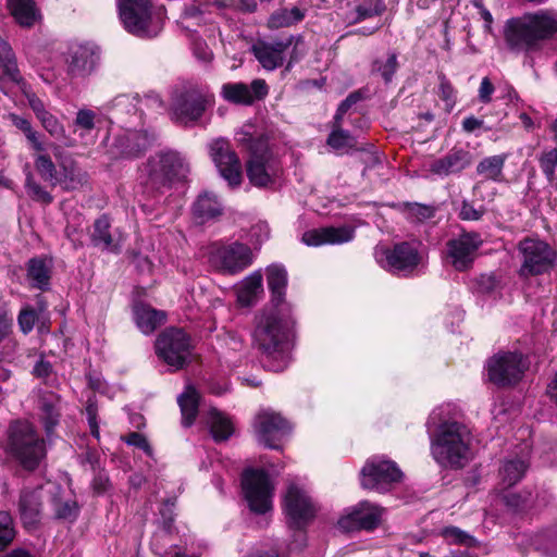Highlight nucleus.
Instances as JSON below:
<instances>
[{
  "instance_id": "2f4dec72",
  "label": "nucleus",
  "mask_w": 557,
  "mask_h": 557,
  "mask_svg": "<svg viewBox=\"0 0 557 557\" xmlns=\"http://www.w3.org/2000/svg\"><path fill=\"white\" fill-rule=\"evenodd\" d=\"M529 463L525 458L507 459L499 470V484L509 488L517 484L525 474Z\"/></svg>"
},
{
  "instance_id": "4d7b16f0",
  "label": "nucleus",
  "mask_w": 557,
  "mask_h": 557,
  "mask_svg": "<svg viewBox=\"0 0 557 557\" xmlns=\"http://www.w3.org/2000/svg\"><path fill=\"white\" fill-rule=\"evenodd\" d=\"M193 50H194L195 57L202 62H210L213 58V53H212L211 49L208 47V45L205 41H202L200 39H197L194 41Z\"/></svg>"
},
{
  "instance_id": "4be33fe9",
  "label": "nucleus",
  "mask_w": 557,
  "mask_h": 557,
  "mask_svg": "<svg viewBox=\"0 0 557 557\" xmlns=\"http://www.w3.org/2000/svg\"><path fill=\"white\" fill-rule=\"evenodd\" d=\"M267 282L271 292L272 307L282 308L290 306L285 301L287 287V271L283 265L272 264L267 268Z\"/></svg>"
},
{
  "instance_id": "4468645a",
  "label": "nucleus",
  "mask_w": 557,
  "mask_h": 557,
  "mask_svg": "<svg viewBox=\"0 0 557 557\" xmlns=\"http://www.w3.org/2000/svg\"><path fill=\"white\" fill-rule=\"evenodd\" d=\"M375 259L382 268L393 273H403L412 271L421 262L422 256L413 245L401 243L393 249L376 248Z\"/></svg>"
},
{
  "instance_id": "09e8293b",
  "label": "nucleus",
  "mask_w": 557,
  "mask_h": 557,
  "mask_svg": "<svg viewBox=\"0 0 557 557\" xmlns=\"http://www.w3.org/2000/svg\"><path fill=\"white\" fill-rule=\"evenodd\" d=\"M540 165L547 180L553 182L557 168V149L544 152L540 158Z\"/></svg>"
},
{
  "instance_id": "bf43d9fd",
  "label": "nucleus",
  "mask_w": 557,
  "mask_h": 557,
  "mask_svg": "<svg viewBox=\"0 0 557 557\" xmlns=\"http://www.w3.org/2000/svg\"><path fill=\"white\" fill-rule=\"evenodd\" d=\"M495 88L488 77H483L479 87L478 97L482 103H490Z\"/></svg>"
},
{
  "instance_id": "f257e3e1",
  "label": "nucleus",
  "mask_w": 557,
  "mask_h": 557,
  "mask_svg": "<svg viewBox=\"0 0 557 557\" xmlns=\"http://www.w3.org/2000/svg\"><path fill=\"white\" fill-rule=\"evenodd\" d=\"M557 34V11L539 10L506 22L504 38L507 47L517 52L541 49L543 42Z\"/></svg>"
},
{
  "instance_id": "774afa93",
  "label": "nucleus",
  "mask_w": 557,
  "mask_h": 557,
  "mask_svg": "<svg viewBox=\"0 0 557 557\" xmlns=\"http://www.w3.org/2000/svg\"><path fill=\"white\" fill-rule=\"evenodd\" d=\"M483 120L471 115L462 121L461 127L466 133H473L474 131L481 128L483 126Z\"/></svg>"
},
{
  "instance_id": "0e129e2a",
  "label": "nucleus",
  "mask_w": 557,
  "mask_h": 557,
  "mask_svg": "<svg viewBox=\"0 0 557 557\" xmlns=\"http://www.w3.org/2000/svg\"><path fill=\"white\" fill-rule=\"evenodd\" d=\"M499 500L511 510L519 509L523 503L522 498L515 493L503 494L500 495Z\"/></svg>"
},
{
  "instance_id": "8fccbe9b",
  "label": "nucleus",
  "mask_w": 557,
  "mask_h": 557,
  "mask_svg": "<svg viewBox=\"0 0 557 557\" xmlns=\"http://www.w3.org/2000/svg\"><path fill=\"white\" fill-rule=\"evenodd\" d=\"M87 182V174L78 168H71L65 171L64 187L67 189H76Z\"/></svg>"
},
{
  "instance_id": "a18cd8bd",
  "label": "nucleus",
  "mask_w": 557,
  "mask_h": 557,
  "mask_svg": "<svg viewBox=\"0 0 557 557\" xmlns=\"http://www.w3.org/2000/svg\"><path fill=\"white\" fill-rule=\"evenodd\" d=\"M397 55L389 53L383 59H377L372 66V72L379 74L386 83L389 82L397 70Z\"/></svg>"
},
{
  "instance_id": "6ab92c4d",
  "label": "nucleus",
  "mask_w": 557,
  "mask_h": 557,
  "mask_svg": "<svg viewBox=\"0 0 557 557\" xmlns=\"http://www.w3.org/2000/svg\"><path fill=\"white\" fill-rule=\"evenodd\" d=\"M382 513V508L363 502L343 515L337 524L341 530L346 532L359 529L372 530L379 525Z\"/></svg>"
},
{
  "instance_id": "e433bc0d",
  "label": "nucleus",
  "mask_w": 557,
  "mask_h": 557,
  "mask_svg": "<svg viewBox=\"0 0 557 557\" xmlns=\"http://www.w3.org/2000/svg\"><path fill=\"white\" fill-rule=\"evenodd\" d=\"M177 401L182 412L183 424L189 426L198 412L199 395L194 387L187 386Z\"/></svg>"
},
{
  "instance_id": "4c0bfd02",
  "label": "nucleus",
  "mask_w": 557,
  "mask_h": 557,
  "mask_svg": "<svg viewBox=\"0 0 557 557\" xmlns=\"http://www.w3.org/2000/svg\"><path fill=\"white\" fill-rule=\"evenodd\" d=\"M305 17V13L298 9L293 8L290 10L282 9L276 12H274L269 21L268 25L270 28H282V27H289L294 25L295 23L301 21Z\"/></svg>"
},
{
  "instance_id": "7c9ffc66",
  "label": "nucleus",
  "mask_w": 557,
  "mask_h": 557,
  "mask_svg": "<svg viewBox=\"0 0 557 557\" xmlns=\"http://www.w3.org/2000/svg\"><path fill=\"white\" fill-rule=\"evenodd\" d=\"M473 437L470 430L455 422V467L462 466L463 461H468L473 455Z\"/></svg>"
},
{
  "instance_id": "680f3d73",
  "label": "nucleus",
  "mask_w": 557,
  "mask_h": 557,
  "mask_svg": "<svg viewBox=\"0 0 557 557\" xmlns=\"http://www.w3.org/2000/svg\"><path fill=\"white\" fill-rule=\"evenodd\" d=\"M358 96L350 95L339 104L337 112L334 116V125H341L343 115L354 103L358 101Z\"/></svg>"
},
{
  "instance_id": "69168bd1",
  "label": "nucleus",
  "mask_w": 557,
  "mask_h": 557,
  "mask_svg": "<svg viewBox=\"0 0 557 557\" xmlns=\"http://www.w3.org/2000/svg\"><path fill=\"white\" fill-rule=\"evenodd\" d=\"M88 423L90 428V432L92 436H95L97 440L99 438V426L96 420L97 414V408L94 404H89L86 408Z\"/></svg>"
},
{
  "instance_id": "338daca9",
  "label": "nucleus",
  "mask_w": 557,
  "mask_h": 557,
  "mask_svg": "<svg viewBox=\"0 0 557 557\" xmlns=\"http://www.w3.org/2000/svg\"><path fill=\"white\" fill-rule=\"evenodd\" d=\"M450 168H451V160H450V158H446V159L438 160V161L434 162L432 165V172L440 176L448 175L450 172Z\"/></svg>"
},
{
  "instance_id": "7ed1b4c3",
  "label": "nucleus",
  "mask_w": 557,
  "mask_h": 557,
  "mask_svg": "<svg viewBox=\"0 0 557 557\" xmlns=\"http://www.w3.org/2000/svg\"><path fill=\"white\" fill-rule=\"evenodd\" d=\"M293 324L292 307H271L263 310L256 320L253 341L264 352L280 351Z\"/></svg>"
},
{
  "instance_id": "c85d7f7f",
  "label": "nucleus",
  "mask_w": 557,
  "mask_h": 557,
  "mask_svg": "<svg viewBox=\"0 0 557 557\" xmlns=\"http://www.w3.org/2000/svg\"><path fill=\"white\" fill-rule=\"evenodd\" d=\"M150 144L147 133L137 131H126L116 139V147L121 153L126 157L137 156L141 150L146 149Z\"/></svg>"
},
{
  "instance_id": "603ef678",
  "label": "nucleus",
  "mask_w": 557,
  "mask_h": 557,
  "mask_svg": "<svg viewBox=\"0 0 557 557\" xmlns=\"http://www.w3.org/2000/svg\"><path fill=\"white\" fill-rule=\"evenodd\" d=\"M42 420L47 433H50L59 420V412L52 403L42 401L41 405Z\"/></svg>"
},
{
  "instance_id": "58836bf2",
  "label": "nucleus",
  "mask_w": 557,
  "mask_h": 557,
  "mask_svg": "<svg viewBox=\"0 0 557 557\" xmlns=\"http://www.w3.org/2000/svg\"><path fill=\"white\" fill-rule=\"evenodd\" d=\"M222 95L227 101L234 103L250 104L253 101L252 92L243 83L223 85Z\"/></svg>"
},
{
  "instance_id": "bb28decb",
  "label": "nucleus",
  "mask_w": 557,
  "mask_h": 557,
  "mask_svg": "<svg viewBox=\"0 0 557 557\" xmlns=\"http://www.w3.org/2000/svg\"><path fill=\"white\" fill-rule=\"evenodd\" d=\"M20 513L26 528H33L40 519L41 502L37 491H23L20 498Z\"/></svg>"
},
{
  "instance_id": "dca6fc26",
  "label": "nucleus",
  "mask_w": 557,
  "mask_h": 557,
  "mask_svg": "<svg viewBox=\"0 0 557 557\" xmlns=\"http://www.w3.org/2000/svg\"><path fill=\"white\" fill-rule=\"evenodd\" d=\"M211 102L212 97L210 95L196 88L188 89L176 95L173 99V119L180 123L196 121Z\"/></svg>"
},
{
  "instance_id": "39448f33",
  "label": "nucleus",
  "mask_w": 557,
  "mask_h": 557,
  "mask_svg": "<svg viewBox=\"0 0 557 557\" xmlns=\"http://www.w3.org/2000/svg\"><path fill=\"white\" fill-rule=\"evenodd\" d=\"M8 449L26 469L36 468L45 457L44 441L26 421H18L11 425Z\"/></svg>"
},
{
  "instance_id": "ddd939ff",
  "label": "nucleus",
  "mask_w": 557,
  "mask_h": 557,
  "mask_svg": "<svg viewBox=\"0 0 557 557\" xmlns=\"http://www.w3.org/2000/svg\"><path fill=\"white\" fill-rule=\"evenodd\" d=\"M403 472L397 465L383 457H372L361 469V485L363 488L379 493L386 492L393 483L399 482Z\"/></svg>"
},
{
  "instance_id": "423d86ee",
  "label": "nucleus",
  "mask_w": 557,
  "mask_h": 557,
  "mask_svg": "<svg viewBox=\"0 0 557 557\" xmlns=\"http://www.w3.org/2000/svg\"><path fill=\"white\" fill-rule=\"evenodd\" d=\"M274 483L261 469H247L242 475V493L249 510L268 515L273 509Z\"/></svg>"
},
{
  "instance_id": "0eeeda50",
  "label": "nucleus",
  "mask_w": 557,
  "mask_h": 557,
  "mask_svg": "<svg viewBox=\"0 0 557 557\" xmlns=\"http://www.w3.org/2000/svg\"><path fill=\"white\" fill-rule=\"evenodd\" d=\"M283 510L287 524L301 530L315 518L318 505L302 484L289 482L283 498Z\"/></svg>"
},
{
  "instance_id": "a878e982",
  "label": "nucleus",
  "mask_w": 557,
  "mask_h": 557,
  "mask_svg": "<svg viewBox=\"0 0 557 557\" xmlns=\"http://www.w3.org/2000/svg\"><path fill=\"white\" fill-rule=\"evenodd\" d=\"M8 9L23 27H32L40 20L39 10L33 0H8Z\"/></svg>"
},
{
  "instance_id": "e2e57ef3",
  "label": "nucleus",
  "mask_w": 557,
  "mask_h": 557,
  "mask_svg": "<svg viewBox=\"0 0 557 557\" xmlns=\"http://www.w3.org/2000/svg\"><path fill=\"white\" fill-rule=\"evenodd\" d=\"M126 443L138 448L145 450L148 455H150V446L146 440V437L139 433H131L126 438Z\"/></svg>"
},
{
  "instance_id": "cd10ccee",
  "label": "nucleus",
  "mask_w": 557,
  "mask_h": 557,
  "mask_svg": "<svg viewBox=\"0 0 557 557\" xmlns=\"http://www.w3.org/2000/svg\"><path fill=\"white\" fill-rule=\"evenodd\" d=\"M237 300L242 306H251L263 293L262 275L253 272L237 286Z\"/></svg>"
},
{
  "instance_id": "f704fd0d",
  "label": "nucleus",
  "mask_w": 557,
  "mask_h": 557,
  "mask_svg": "<svg viewBox=\"0 0 557 557\" xmlns=\"http://www.w3.org/2000/svg\"><path fill=\"white\" fill-rule=\"evenodd\" d=\"M506 161L505 154H496L482 159L476 165V173L483 180L500 182Z\"/></svg>"
},
{
  "instance_id": "de8ad7c7",
  "label": "nucleus",
  "mask_w": 557,
  "mask_h": 557,
  "mask_svg": "<svg viewBox=\"0 0 557 557\" xmlns=\"http://www.w3.org/2000/svg\"><path fill=\"white\" fill-rule=\"evenodd\" d=\"M53 506L55 515L60 519L72 521L77 517L78 506L75 500L54 498Z\"/></svg>"
},
{
  "instance_id": "c9c22d12",
  "label": "nucleus",
  "mask_w": 557,
  "mask_h": 557,
  "mask_svg": "<svg viewBox=\"0 0 557 557\" xmlns=\"http://www.w3.org/2000/svg\"><path fill=\"white\" fill-rule=\"evenodd\" d=\"M51 261L46 259H32L28 263L27 278L32 285L45 289L49 285Z\"/></svg>"
},
{
  "instance_id": "13d9d810",
  "label": "nucleus",
  "mask_w": 557,
  "mask_h": 557,
  "mask_svg": "<svg viewBox=\"0 0 557 557\" xmlns=\"http://www.w3.org/2000/svg\"><path fill=\"white\" fill-rule=\"evenodd\" d=\"M37 315L33 309H25L18 315V324L24 333L33 330Z\"/></svg>"
},
{
  "instance_id": "9d476101",
  "label": "nucleus",
  "mask_w": 557,
  "mask_h": 557,
  "mask_svg": "<svg viewBox=\"0 0 557 557\" xmlns=\"http://www.w3.org/2000/svg\"><path fill=\"white\" fill-rule=\"evenodd\" d=\"M528 368V360L521 354L512 351L495 354L486 362L488 380L502 387L517 384Z\"/></svg>"
},
{
  "instance_id": "a19ab883",
  "label": "nucleus",
  "mask_w": 557,
  "mask_h": 557,
  "mask_svg": "<svg viewBox=\"0 0 557 557\" xmlns=\"http://www.w3.org/2000/svg\"><path fill=\"white\" fill-rule=\"evenodd\" d=\"M0 67L5 76L13 82H18L20 73L15 63L11 47L0 38Z\"/></svg>"
},
{
  "instance_id": "2eb2a0df",
  "label": "nucleus",
  "mask_w": 557,
  "mask_h": 557,
  "mask_svg": "<svg viewBox=\"0 0 557 557\" xmlns=\"http://www.w3.org/2000/svg\"><path fill=\"white\" fill-rule=\"evenodd\" d=\"M430 425L435 428L432 438V454L442 467L453 463V429L449 419L442 417V409H435L429 419Z\"/></svg>"
},
{
  "instance_id": "864d4df0",
  "label": "nucleus",
  "mask_w": 557,
  "mask_h": 557,
  "mask_svg": "<svg viewBox=\"0 0 557 557\" xmlns=\"http://www.w3.org/2000/svg\"><path fill=\"white\" fill-rule=\"evenodd\" d=\"M407 214L409 219L416 221H424L431 219L434 215V210L428 206L411 203L407 205Z\"/></svg>"
},
{
  "instance_id": "c03bdc74",
  "label": "nucleus",
  "mask_w": 557,
  "mask_h": 557,
  "mask_svg": "<svg viewBox=\"0 0 557 557\" xmlns=\"http://www.w3.org/2000/svg\"><path fill=\"white\" fill-rule=\"evenodd\" d=\"M96 126V113L89 109H81L74 120V133L81 137L89 134Z\"/></svg>"
},
{
  "instance_id": "79ce46f5",
  "label": "nucleus",
  "mask_w": 557,
  "mask_h": 557,
  "mask_svg": "<svg viewBox=\"0 0 557 557\" xmlns=\"http://www.w3.org/2000/svg\"><path fill=\"white\" fill-rule=\"evenodd\" d=\"M109 221L102 216L95 222L92 242L96 246H101L104 249L114 250L116 245L113 243L111 235L109 234Z\"/></svg>"
},
{
  "instance_id": "9b49d317",
  "label": "nucleus",
  "mask_w": 557,
  "mask_h": 557,
  "mask_svg": "<svg viewBox=\"0 0 557 557\" xmlns=\"http://www.w3.org/2000/svg\"><path fill=\"white\" fill-rule=\"evenodd\" d=\"M190 350V339L180 329H168L156 341L158 357L174 370H180L186 364Z\"/></svg>"
},
{
  "instance_id": "f8f14e48",
  "label": "nucleus",
  "mask_w": 557,
  "mask_h": 557,
  "mask_svg": "<svg viewBox=\"0 0 557 557\" xmlns=\"http://www.w3.org/2000/svg\"><path fill=\"white\" fill-rule=\"evenodd\" d=\"M518 249L522 256L520 273L525 276L548 271L556 259V251L539 238H524L519 243Z\"/></svg>"
},
{
  "instance_id": "b1692460",
  "label": "nucleus",
  "mask_w": 557,
  "mask_h": 557,
  "mask_svg": "<svg viewBox=\"0 0 557 557\" xmlns=\"http://www.w3.org/2000/svg\"><path fill=\"white\" fill-rule=\"evenodd\" d=\"M481 240L475 234H462L455 240V270H466L475 258Z\"/></svg>"
},
{
  "instance_id": "052dcab7",
  "label": "nucleus",
  "mask_w": 557,
  "mask_h": 557,
  "mask_svg": "<svg viewBox=\"0 0 557 557\" xmlns=\"http://www.w3.org/2000/svg\"><path fill=\"white\" fill-rule=\"evenodd\" d=\"M26 186H27L28 194L34 199L46 202V203L51 201V199H52L51 196L47 191H45L40 186L30 182V180H27Z\"/></svg>"
},
{
  "instance_id": "5fc2aeb1",
  "label": "nucleus",
  "mask_w": 557,
  "mask_h": 557,
  "mask_svg": "<svg viewBox=\"0 0 557 557\" xmlns=\"http://www.w3.org/2000/svg\"><path fill=\"white\" fill-rule=\"evenodd\" d=\"M355 10L356 16L351 18V22H359L379 13V10L375 7H372L369 0H359Z\"/></svg>"
},
{
  "instance_id": "5701e85b",
  "label": "nucleus",
  "mask_w": 557,
  "mask_h": 557,
  "mask_svg": "<svg viewBox=\"0 0 557 557\" xmlns=\"http://www.w3.org/2000/svg\"><path fill=\"white\" fill-rule=\"evenodd\" d=\"M28 104L34 111L36 117L40 122L41 126L54 138L65 139V128L63 124L50 113L44 102L36 97L34 94L27 95Z\"/></svg>"
},
{
  "instance_id": "49530a36",
  "label": "nucleus",
  "mask_w": 557,
  "mask_h": 557,
  "mask_svg": "<svg viewBox=\"0 0 557 557\" xmlns=\"http://www.w3.org/2000/svg\"><path fill=\"white\" fill-rule=\"evenodd\" d=\"M15 531L9 512L0 511V552L14 539Z\"/></svg>"
},
{
  "instance_id": "aec40b11",
  "label": "nucleus",
  "mask_w": 557,
  "mask_h": 557,
  "mask_svg": "<svg viewBox=\"0 0 557 557\" xmlns=\"http://www.w3.org/2000/svg\"><path fill=\"white\" fill-rule=\"evenodd\" d=\"M354 238V228L349 226L313 228L302 234L307 246L341 245Z\"/></svg>"
},
{
  "instance_id": "c756f323",
  "label": "nucleus",
  "mask_w": 557,
  "mask_h": 557,
  "mask_svg": "<svg viewBox=\"0 0 557 557\" xmlns=\"http://www.w3.org/2000/svg\"><path fill=\"white\" fill-rule=\"evenodd\" d=\"M135 321L144 334L152 333L165 321V313L147 305H137L134 308Z\"/></svg>"
},
{
  "instance_id": "f3484780",
  "label": "nucleus",
  "mask_w": 557,
  "mask_h": 557,
  "mask_svg": "<svg viewBox=\"0 0 557 557\" xmlns=\"http://www.w3.org/2000/svg\"><path fill=\"white\" fill-rule=\"evenodd\" d=\"M253 429L258 440L270 448H277V442L289 431L288 422L271 410H261L255 418Z\"/></svg>"
},
{
  "instance_id": "3c124183",
  "label": "nucleus",
  "mask_w": 557,
  "mask_h": 557,
  "mask_svg": "<svg viewBox=\"0 0 557 557\" xmlns=\"http://www.w3.org/2000/svg\"><path fill=\"white\" fill-rule=\"evenodd\" d=\"M35 160V165L38 171V173L42 176V178L47 181H52L54 178L55 168L51 159L42 154L41 152H38Z\"/></svg>"
},
{
  "instance_id": "393cba45",
  "label": "nucleus",
  "mask_w": 557,
  "mask_h": 557,
  "mask_svg": "<svg viewBox=\"0 0 557 557\" xmlns=\"http://www.w3.org/2000/svg\"><path fill=\"white\" fill-rule=\"evenodd\" d=\"M97 54L92 47L86 45H78L72 47L69 69L74 75H84L89 73L96 65Z\"/></svg>"
},
{
  "instance_id": "f03ea898",
  "label": "nucleus",
  "mask_w": 557,
  "mask_h": 557,
  "mask_svg": "<svg viewBox=\"0 0 557 557\" xmlns=\"http://www.w3.org/2000/svg\"><path fill=\"white\" fill-rule=\"evenodd\" d=\"M121 22L124 28L138 37H156L163 28L165 8L154 5L150 0H117Z\"/></svg>"
},
{
  "instance_id": "72a5a7b5",
  "label": "nucleus",
  "mask_w": 557,
  "mask_h": 557,
  "mask_svg": "<svg viewBox=\"0 0 557 557\" xmlns=\"http://www.w3.org/2000/svg\"><path fill=\"white\" fill-rule=\"evenodd\" d=\"M222 213V206L215 195L205 193L200 195L194 205V214L200 220L206 222Z\"/></svg>"
},
{
  "instance_id": "6e6d98bb",
  "label": "nucleus",
  "mask_w": 557,
  "mask_h": 557,
  "mask_svg": "<svg viewBox=\"0 0 557 557\" xmlns=\"http://www.w3.org/2000/svg\"><path fill=\"white\" fill-rule=\"evenodd\" d=\"M141 102L137 96H126L122 95L114 99V108L119 111L127 110L129 112V108L134 111H137V104Z\"/></svg>"
},
{
  "instance_id": "412c9836",
  "label": "nucleus",
  "mask_w": 557,
  "mask_h": 557,
  "mask_svg": "<svg viewBox=\"0 0 557 557\" xmlns=\"http://www.w3.org/2000/svg\"><path fill=\"white\" fill-rule=\"evenodd\" d=\"M293 37L273 42L259 41L252 47L255 57L267 70L281 66L285 59V52L290 47Z\"/></svg>"
},
{
  "instance_id": "20e7f679",
  "label": "nucleus",
  "mask_w": 557,
  "mask_h": 557,
  "mask_svg": "<svg viewBox=\"0 0 557 557\" xmlns=\"http://www.w3.org/2000/svg\"><path fill=\"white\" fill-rule=\"evenodd\" d=\"M236 139L242 145H247L251 156L247 162V175L250 183L258 187L274 185L282 174L280 163L265 150L262 140H255L249 131L237 133Z\"/></svg>"
},
{
  "instance_id": "a211bd4d",
  "label": "nucleus",
  "mask_w": 557,
  "mask_h": 557,
  "mask_svg": "<svg viewBox=\"0 0 557 557\" xmlns=\"http://www.w3.org/2000/svg\"><path fill=\"white\" fill-rule=\"evenodd\" d=\"M210 156L221 175L230 185L236 186L242 182V164L230 145L224 139H216L210 145Z\"/></svg>"
},
{
  "instance_id": "ea45409f",
  "label": "nucleus",
  "mask_w": 557,
  "mask_h": 557,
  "mask_svg": "<svg viewBox=\"0 0 557 557\" xmlns=\"http://www.w3.org/2000/svg\"><path fill=\"white\" fill-rule=\"evenodd\" d=\"M9 119L15 127L24 133L35 151L42 152L45 150V146L40 140L39 134L33 128L30 122L27 119L13 113L9 115Z\"/></svg>"
},
{
  "instance_id": "473e14b6",
  "label": "nucleus",
  "mask_w": 557,
  "mask_h": 557,
  "mask_svg": "<svg viewBox=\"0 0 557 557\" xmlns=\"http://www.w3.org/2000/svg\"><path fill=\"white\" fill-rule=\"evenodd\" d=\"M207 424L209 425L210 432L216 442L227 440L234 431L233 423L230 418L216 409H210L208 411Z\"/></svg>"
},
{
  "instance_id": "1a4fd4ad",
  "label": "nucleus",
  "mask_w": 557,
  "mask_h": 557,
  "mask_svg": "<svg viewBox=\"0 0 557 557\" xmlns=\"http://www.w3.org/2000/svg\"><path fill=\"white\" fill-rule=\"evenodd\" d=\"M206 256L212 268L227 274H236L252 262L250 248L237 242L212 243L207 247Z\"/></svg>"
},
{
  "instance_id": "37998d69",
  "label": "nucleus",
  "mask_w": 557,
  "mask_h": 557,
  "mask_svg": "<svg viewBox=\"0 0 557 557\" xmlns=\"http://www.w3.org/2000/svg\"><path fill=\"white\" fill-rule=\"evenodd\" d=\"M339 126L333 125V131L327 138V145L336 151L345 152L354 148L356 141L352 136L342 131Z\"/></svg>"
},
{
  "instance_id": "6e6552de",
  "label": "nucleus",
  "mask_w": 557,
  "mask_h": 557,
  "mask_svg": "<svg viewBox=\"0 0 557 557\" xmlns=\"http://www.w3.org/2000/svg\"><path fill=\"white\" fill-rule=\"evenodd\" d=\"M188 172L185 160L174 151H166L151 157L141 169L146 184L160 188L175 178H183Z\"/></svg>"
}]
</instances>
